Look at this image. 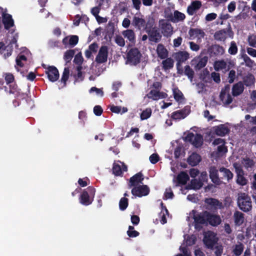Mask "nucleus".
<instances>
[{
    "label": "nucleus",
    "instance_id": "obj_1",
    "mask_svg": "<svg viewBox=\"0 0 256 256\" xmlns=\"http://www.w3.org/2000/svg\"><path fill=\"white\" fill-rule=\"evenodd\" d=\"M237 204L240 209L244 212H250L252 209L250 197L246 193L240 192L238 194Z\"/></svg>",
    "mask_w": 256,
    "mask_h": 256
},
{
    "label": "nucleus",
    "instance_id": "obj_2",
    "mask_svg": "<svg viewBox=\"0 0 256 256\" xmlns=\"http://www.w3.org/2000/svg\"><path fill=\"white\" fill-rule=\"evenodd\" d=\"M96 193V190L92 186H88L84 189L80 195V202L84 206L90 204L93 200Z\"/></svg>",
    "mask_w": 256,
    "mask_h": 256
},
{
    "label": "nucleus",
    "instance_id": "obj_3",
    "mask_svg": "<svg viewBox=\"0 0 256 256\" xmlns=\"http://www.w3.org/2000/svg\"><path fill=\"white\" fill-rule=\"evenodd\" d=\"M146 32L148 34V40L152 42L158 43L162 39V35L157 27H152V24L147 22Z\"/></svg>",
    "mask_w": 256,
    "mask_h": 256
},
{
    "label": "nucleus",
    "instance_id": "obj_4",
    "mask_svg": "<svg viewBox=\"0 0 256 256\" xmlns=\"http://www.w3.org/2000/svg\"><path fill=\"white\" fill-rule=\"evenodd\" d=\"M142 54L138 48H132L126 54V64L136 66L140 62Z\"/></svg>",
    "mask_w": 256,
    "mask_h": 256
},
{
    "label": "nucleus",
    "instance_id": "obj_5",
    "mask_svg": "<svg viewBox=\"0 0 256 256\" xmlns=\"http://www.w3.org/2000/svg\"><path fill=\"white\" fill-rule=\"evenodd\" d=\"M192 218L194 220V228L200 230L202 228V225L206 224L207 217L206 216L205 211L196 214V210H192Z\"/></svg>",
    "mask_w": 256,
    "mask_h": 256
},
{
    "label": "nucleus",
    "instance_id": "obj_6",
    "mask_svg": "<svg viewBox=\"0 0 256 256\" xmlns=\"http://www.w3.org/2000/svg\"><path fill=\"white\" fill-rule=\"evenodd\" d=\"M234 34V32L230 26L228 28L216 31L214 33V37L216 40L224 42L227 38V36L230 38H233Z\"/></svg>",
    "mask_w": 256,
    "mask_h": 256
},
{
    "label": "nucleus",
    "instance_id": "obj_7",
    "mask_svg": "<svg viewBox=\"0 0 256 256\" xmlns=\"http://www.w3.org/2000/svg\"><path fill=\"white\" fill-rule=\"evenodd\" d=\"M158 24L164 36L166 38L171 36L174 32L171 24L164 19L159 20Z\"/></svg>",
    "mask_w": 256,
    "mask_h": 256
},
{
    "label": "nucleus",
    "instance_id": "obj_8",
    "mask_svg": "<svg viewBox=\"0 0 256 256\" xmlns=\"http://www.w3.org/2000/svg\"><path fill=\"white\" fill-rule=\"evenodd\" d=\"M204 202L206 205V209L208 210H217L218 209L223 208L222 202L214 198H206L204 200Z\"/></svg>",
    "mask_w": 256,
    "mask_h": 256
},
{
    "label": "nucleus",
    "instance_id": "obj_9",
    "mask_svg": "<svg viewBox=\"0 0 256 256\" xmlns=\"http://www.w3.org/2000/svg\"><path fill=\"white\" fill-rule=\"evenodd\" d=\"M42 67L44 68L47 70L46 71V73L48 76V80L52 82H54L56 81L59 78V72L57 68L54 66H48L46 68V66L44 64L42 65Z\"/></svg>",
    "mask_w": 256,
    "mask_h": 256
},
{
    "label": "nucleus",
    "instance_id": "obj_10",
    "mask_svg": "<svg viewBox=\"0 0 256 256\" xmlns=\"http://www.w3.org/2000/svg\"><path fill=\"white\" fill-rule=\"evenodd\" d=\"M108 46H102L96 58V62L98 64H103L106 62L108 60Z\"/></svg>",
    "mask_w": 256,
    "mask_h": 256
},
{
    "label": "nucleus",
    "instance_id": "obj_11",
    "mask_svg": "<svg viewBox=\"0 0 256 256\" xmlns=\"http://www.w3.org/2000/svg\"><path fill=\"white\" fill-rule=\"evenodd\" d=\"M190 112V108L187 106L184 108L173 112L172 114L171 118L173 120H180L184 118Z\"/></svg>",
    "mask_w": 256,
    "mask_h": 256
},
{
    "label": "nucleus",
    "instance_id": "obj_12",
    "mask_svg": "<svg viewBox=\"0 0 256 256\" xmlns=\"http://www.w3.org/2000/svg\"><path fill=\"white\" fill-rule=\"evenodd\" d=\"M205 214L207 217L206 224H208L212 226H216L221 223L222 220L219 215L211 214L206 210L205 211Z\"/></svg>",
    "mask_w": 256,
    "mask_h": 256
},
{
    "label": "nucleus",
    "instance_id": "obj_13",
    "mask_svg": "<svg viewBox=\"0 0 256 256\" xmlns=\"http://www.w3.org/2000/svg\"><path fill=\"white\" fill-rule=\"evenodd\" d=\"M150 190L146 185L136 186L132 190V194L136 196L142 197L149 194Z\"/></svg>",
    "mask_w": 256,
    "mask_h": 256
},
{
    "label": "nucleus",
    "instance_id": "obj_14",
    "mask_svg": "<svg viewBox=\"0 0 256 256\" xmlns=\"http://www.w3.org/2000/svg\"><path fill=\"white\" fill-rule=\"evenodd\" d=\"M203 241L207 248L212 250L217 243L218 239L213 232H210L204 236Z\"/></svg>",
    "mask_w": 256,
    "mask_h": 256
},
{
    "label": "nucleus",
    "instance_id": "obj_15",
    "mask_svg": "<svg viewBox=\"0 0 256 256\" xmlns=\"http://www.w3.org/2000/svg\"><path fill=\"white\" fill-rule=\"evenodd\" d=\"M236 182L240 186H244L248 183V180L244 176V172L242 168L236 166Z\"/></svg>",
    "mask_w": 256,
    "mask_h": 256
},
{
    "label": "nucleus",
    "instance_id": "obj_16",
    "mask_svg": "<svg viewBox=\"0 0 256 256\" xmlns=\"http://www.w3.org/2000/svg\"><path fill=\"white\" fill-rule=\"evenodd\" d=\"M5 91L9 94H12L15 97L18 98L20 97L22 98H25V94L24 93L20 92V90H19L18 88L17 85L16 84H9V88H8L7 87L5 86Z\"/></svg>",
    "mask_w": 256,
    "mask_h": 256
},
{
    "label": "nucleus",
    "instance_id": "obj_17",
    "mask_svg": "<svg viewBox=\"0 0 256 256\" xmlns=\"http://www.w3.org/2000/svg\"><path fill=\"white\" fill-rule=\"evenodd\" d=\"M208 52L211 56H216L222 55L224 53L225 50L223 46L215 44L211 46L208 48Z\"/></svg>",
    "mask_w": 256,
    "mask_h": 256
},
{
    "label": "nucleus",
    "instance_id": "obj_18",
    "mask_svg": "<svg viewBox=\"0 0 256 256\" xmlns=\"http://www.w3.org/2000/svg\"><path fill=\"white\" fill-rule=\"evenodd\" d=\"M144 180V178L141 172H138L130 178L128 184L129 188L132 186H136L140 184H142Z\"/></svg>",
    "mask_w": 256,
    "mask_h": 256
},
{
    "label": "nucleus",
    "instance_id": "obj_19",
    "mask_svg": "<svg viewBox=\"0 0 256 256\" xmlns=\"http://www.w3.org/2000/svg\"><path fill=\"white\" fill-rule=\"evenodd\" d=\"M168 18L171 22L176 23L180 22H183L186 18V16L184 13L176 10L174 12V14H170L168 16Z\"/></svg>",
    "mask_w": 256,
    "mask_h": 256
},
{
    "label": "nucleus",
    "instance_id": "obj_20",
    "mask_svg": "<svg viewBox=\"0 0 256 256\" xmlns=\"http://www.w3.org/2000/svg\"><path fill=\"white\" fill-rule=\"evenodd\" d=\"M210 178L212 182L214 184L219 185L222 181L218 176V170L215 166H211L209 170Z\"/></svg>",
    "mask_w": 256,
    "mask_h": 256
},
{
    "label": "nucleus",
    "instance_id": "obj_21",
    "mask_svg": "<svg viewBox=\"0 0 256 256\" xmlns=\"http://www.w3.org/2000/svg\"><path fill=\"white\" fill-rule=\"evenodd\" d=\"M132 24L138 30H140L142 28L146 30V26L147 23H146L144 18L134 16L132 18Z\"/></svg>",
    "mask_w": 256,
    "mask_h": 256
},
{
    "label": "nucleus",
    "instance_id": "obj_22",
    "mask_svg": "<svg viewBox=\"0 0 256 256\" xmlns=\"http://www.w3.org/2000/svg\"><path fill=\"white\" fill-rule=\"evenodd\" d=\"M174 59L181 62H184L190 58V54L186 51H178L174 55Z\"/></svg>",
    "mask_w": 256,
    "mask_h": 256
},
{
    "label": "nucleus",
    "instance_id": "obj_23",
    "mask_svg": "<svg viewBox=\"0 0 256 256\" xmlns=\"http://www.w3.org/2000/svg\"><path fill=\"white\" fill-rule=\"evenodd\" d=\"M244 89V84L242 82L240 81L234 84L232 88V94L234 96H237L242 94Z\"/></svg>",
    "mask_w": 256,
    "mask_h": 256
},
{
    "label": "nucleus",
    "instance_id": "obj_24",
    "mask_svg": "<svg viewBox=\"0 0 256 256\" xmlns=\"http://www.w3.org/2000/svg\"><path fill=\"white\" fill-rule=\"evenodd\" d=\"M202 6V2L199 0L193 1L188 6L187 12L190 16H192L196 10L200 8Z\"/></svg>",
    "mask_w": 256,
    "mask_h": 256
},
{
    "label": "nucleus",
    "instance_id": "obj_25",
    "mask_svg": "<svg viewBox=\"0 0 256 256\" xmlns=\"http://www.w3.org/2000/svg\"><path fill=\"white\" fill-rule=\"evenodd\" d=\"M233 217L236 226H240L244 222V214L240 212L236 211L234 214Z\"/></svg>",
    "mask_w": 256,
    "mask_h": 256
},
{
    "label": "nucleus",
    "instance_id": "obj_26",
    "mask_svg": "<svg viewBox=\"0 0 256 256\" xmlns=\"http://www.w3.org/2000/svg\"><path fill=\"white\" fill-rule=\"evenodd\" d=\"M214 133L219 136H224L230 132L228 127L224 124H221L218 126L214 127Z\"/></svg>",
    "mask_w": 256,
    "mask_h": 256
},
{
    "label": "nucleus",
    "instance_id": "obj_27",
    "mask_svg": "<svg viewBox=\"0 0 256 256\" xmlns=\"http://www.w3.org/2000/svg\"><path fill=\"white\" fill-rule=\"evenodd\" d=\"M2 23L5 29L8 30L14 25V22L12 16L10 14H5L2 17Z\"/></svg>",
    "mask_w": 256,
    "mask_h": 256
},
{
    "label": "nucleus",
    "instance_id": "obj_28",
    "mask_svg": "<svg viewBox=\"0 0 256 256\" xmlns=\"http://www.w3.org/2000/svg\"><path fill=\"white\" fill-rule=\"evenodd\" d=\"M200 161V156L196 152H193L188 158V162L192 166H196Z\"/></svg>",
    "mask_w": 256,
    "mask_h": 256
},
{
    "label": "nucleus",
    "instance_id": "obj_29",
    "mask_svg": "<svg viewBox=\"0 0 256 256\" xmlns=\"http://www.w3.org/2000/svg\"><path fill=\"white\" fill-rule=\"evenodd\" d=\"M219 171L222 174V176L220 178V179H226L228 182L232 179L234 174L229 169L222 167L220 168Z\"/></svg>",
    "mask_w": 256,
    "mask_h": 256
},
{
    "label": "nucleus",
    "instance_id": "obj_30",
    "mask_svg": "<svg viewBox=\"0 0 256 256\" xmlns=\"http://www.w3.org/2000/svg\"><path fill=\"white\" fill-rule=\"evenodd\" d=\"M189 176L185 172H181L177 176L176 180L178 183L180 184H186L189 180Z\"/></svg>",
    "mask_w": 256,
    "mask_h": 256
},
{
    "label": "nucleus",
    "instance_id": "obj_31",
    "mask_svg": "<svg viewBox=\"0 0 256 256\" xmlns=\"http://www.w3.org/2000/svg\"><path fill=\"white\" fill-rule=\"evenodd\" d=\"M157 54L160 59H165L168 56V52L162 44H158L157 47Z\"/></svg>",
    "mask_w": 256,
    "mask_h": 256
},
{
    "label": "nucleus",
    "instance_id": "obj_32",
    "mask_svg": "<svg viewBox=\"0 0 256 256\" xmlns=\"http://www.w3.org/2000/svg\"><path fill=\"white\" fill-rule=\"evenodd\" d=\"M174 97L175 100L178 103H182L184 100L182 92L178 88H174L172 90Z\"/></svg>",
    "mask_w": 256,
    "mask_h": 256
},
{
    "label": "nucleus",
    "instance_id": "obj_33",
    "mask_svg": "<svg viewBox=\"0 0 256 256\" xmlns=\"http://www.w3.org/2000/svg\"><path fill=\"white\" fill-rule=\"evenodd\" d=\"M203 144V136L201 134H196L194 135L192 144L196 148L200 147Z\"/></svg>",
    "mask_w": 256,
    "mask_h": 256
},
{
    "label": "nucleus",
    "instance_id": "obj_34",
    "mask_svg": "<svg viewBox=\"0 0 256 256\" xmlns=\"http://www.w3.org/2000/svg\"><path fill=\"white\" fill-rule=\"evenodd\" d=\"M123 36L128 40L131 42L135 41V34L132 30H126L122 32Z\"/></svg>",
    "mask_w": 256,
    "mask_h": 256
},
{
    "label": "nucleus",
    "instance_id": "obj_35",
    "mask_svg": "<svg viewBox=\"0 0 256 256\" xmlns=\"http://www.w3.org/2000/svg\"><path fill=\"white\" fill-rule=\"evenodd\" d=\"M188 34L191 38H194L199 36L204 37V32L202 30L198 28H190L189 30Z\"/></svg>",
    "mask_w": 256,
    "mask_h": 256
},
{
    "label": "nucleus",
    "instance_id": "obj_36",
    "mask_svg": "<svg viewBox=\"0 0 256 256\" xmlns=\"http://www.w3.org/2000/svg\"><path fill=\"white\" fill-rule=\"evenodd\" d=\"M244 250V244L242 242H238V244L234 246L232 252L235 256H240L242 254Z\"/></svg>",
    "mask_w": 256,
    "mask_h": 256
},
{
    "label": "nucleus",
    "instance_id": "obj_37",
    "mask_svg": "<svg viewBox=\"0 0 256 256\" xmlns=\"http://www.w3.org/2000/svg\"><path fill=\"white\" fill-rule=\"evenodd\" d=\"M254 77L252 74H248L243 78V82H242L244 84V86H251L254 84Z\"/></svg>",
    "mask_w": 256,
    "mask_h": 256
},
{
    "label": "nucleus",
    "instance_id": "obj_38",
    "mask_svg": "<svg viewBox=\"0 0 256 256\" xmlns=\"http://www.w3.org/2000/svg\"><path fill=\"white\" fill-rule=\"evenodd\" d=\"M166 59L162 60V68L165 70L171 69L174 66V60L170 58H166Z\"/></svg>",
    "mask_w": 256,
    "mask_h": 256
},
{
    "label": "nucleus",
    "instance_id": "obj_39",
    "mask_svg": "<svg viewBox=\"0 0 256 256\" xmlns=\"http://www.w3.org/2000/svg\"><path fill=\"white\" fill-rule=\"evenodd\" d=\"M208 60V58L206 56L199 58L197 64L194 66L195 69L196 70H200L202 68H204L206 66Z\"/></svg>",
    "mask_w": 256,
    "mask_h": 256
},
{
    "label": "nucleus",
    "instance_id": "obj_40",
    "mask_svg": "<svg viewBox=\"0 0 256 256\" xmlns=\"http://www.w3.org/2000/svg\"><path fill=\"white\" fill-rule=\"evenodd\" d=\"M75 54V50H67L64 55V59L66 62V64L70 62L72 58Z\"/></svg>",
    "mask_w": 256,
    "mask_h": 256
},
{
    "label": "nucleus",
    "instance_id": "obj_41",
    "mask_svg": "<svg viewBox=\"0 0 256 256\" xmlns=\"http://www.w3.org/2000/svg\"><path fill=\"white\" fill-rule=\"evenodd\" d=\"M184 74L186 76L188 79L192 82L194 78V72L190 66L186 65L184 66Z\"/></svg>",
    "mask_w": 256,
    "mask_h": 256
},
{
    "label": "nucleus",
    "instance_id": "obj_42",
    "mask_svg": "<svg viewBox=\"0 0 256 256\" xmlns=\"http://www.w3.org/2000/svg\"><path fill=\"white\" fill-rule=\"evenodd\" d=\"M226 64L224 60L216 61L214 63V69L218 71L226 68Z\"/></svg>",
    "mask_w": 256,
    "mask_h": 256
},
{
    "label": "nucleus",
    "instance_id": "obj_43",
    "mask_svg": "<svg viewBox=\"0 0 256 256\" xmlns=\"http://www.w3.org/2000/svg\"><path fill=\"white\" fill-rule=\"evenodd\" d=\"M152 109L150 108H146L143 110L140 115V120H147L152 115Z\"/></svg>",
    "mask_w": 256,
    "mask_h": 256
},
{
    "label": "nucleus",
    "instance_id": "obj_44",
    "mask_svg": "<svg viewBox=\"0 0 256 256\" xmlns=\"http://www.w3.org/2000/svg\"><path fill=\"white\" fill-rule=\"evenodd\" d=\"M70 74V70L68 67L64 68L62 76L61 78V82L64 83V86H66V82L68 79Z\"/></svg>",
    "mask_w": 256,
    "mask_h": 256
},
{
    "label": "nucleus",
    "instance_id": "obj_45",
    "mask_svg": "<svg viewBox=\"0 0 256 256\" xmlns=\"http://www.w3.org/2000/svg\"><path fill=\"white\" fill-rule=\"evenodd\" d=\"M159 91L158 90H152L147 94L146 96L150 99L157 100H158Z\"/></svg>",
    "mask_w": 256,
    "mask_h": 256
},
{
    "label": "nucleus",
    "instance_id": "obj_46",
    "mask_svg": "<svg viewBox=\"0 0 256 256\" xmlns=\"http://www.w3.org/2000/svg\"><path fill=\"white\" fill-rule=\"evenodd\" d=\"M128 205V200L126 198H122L119 202V208L121 210H124Z\"/></svg>",
    "mask_w": 256,
    "mask_h": 256
},
{
    "label": "nucleus",
    "instance_id": "obj_47",
    "mask_svg": "<svg viewBox=\"0 0 256 256\" xmlns=\"http://www.w3.org/2000/svg\"><path fill=\"white\" fill-rule=\"evenodd\" d=\"M228 52L232 55H235L238 52V47L235 42H230V46L228 48Z\"/></svg>",
    "mask_w": 256,
    "mask_h": 256
},
{
    "label": "nucleus",
    "instance_id": "obj_48",
    "mask_svg": "<svg viewBox=\"0 0 256 256\" xmlns=\"http://www.w3.org/2000/svg\"><path fill=\"white\" fill-rule=\"evenodd\" d=\"M113 174L116 176H120L122 174V168L118 164L114 163L112 166Z\"/></svg>",
    "mask_w": 256,
    "mask_h": 256
},
{
    "label": "nucleus",
    "instance_id": "obj_49",
    "mask_svg": "<svg viewBox=\"0 0 256 256\" xmlns=\"http://www.w3.org/2000/svg\"><path fill=\"white\" fill-rule=\"evenodd\" d=\"M83 60L84 58L82 56V53L80 52L75 56L74 60V62L75 64H78V66H82Z\"/></svg>",
    "mask_w": 256,
    "mask_h": 256
},
{
    "label": "nucleus",
    "instance_id": "obj_50",
    "mask_svg": "<svg viewBox=\"0 0 256 256\" xmlns=\"http://www.w3.org/2000/svg\"><path fill=\"white\" fill-rule=\"evenodd\" d=\"M60 42L59 40L52 39L50 40L48 42V46L51 48H58L60 46Z\"/></svg>",
    "mask_w": 256,
    "mask_h": 256
},
{
    "label": "nucleus",
    "instance_id": "obj_51",
    "mask_svg": "<svg viewBox=\"0 0 256 256\" xmlns=\"http://www.w3.org/2000/svg\"><path fill=\"white\" fill-rule=\"evenodd\" d=\"M78 36L76 35H73L70 36L68 40V44L72 46H74L78 43Z\"/></svg>",
    "mask_w": 256,
    "mask_h": 256
},
{
    "label": "nucleus",
    "instance_id": "obj_52",
    "mask_svg": "<svg viewBox=\"0 0 256 256\" xmlns=\"http://www.w3.org/2000/svg\"><path fill=\"white\" fill-rule=\"evenodd\" d=\"M115 42L120 46L124 47L125 46L124 40L121 36H116L115 38Z\"/></svg>",
    "mask_w": 256,
    "mask_h": 256
},
{
    "label": "nucleus",
    "instance_id": "obj_53",
    "mask_svg": "<svg viewBox=\"0 0 256 256\" xmlns=\"http://www.w3.org/2000/svg\"><path fill=\"white\" fill-rule=\"evenodd\" d=\"M196 238L194 236H188L186 239V244L188 246H191L195 244L196 242Z\"/></svg>",
    "mask_w": 256,
    "mask_h": 256
},
{
    "label": "nucleus",
    "instance_id": "obj_54",
    "mask_svg": "<svg viewBox=\"0 0 256 256\" xmlns=\"http://www.w3.org/2000/svg\"><path fill=\"white\" fill-rule=\"evenodd\" d=\"M243 58L246 66L250 68H252L253 66L254 62L246 54L243 56Z\"/></svg>",
    "mask_w": 256,
    "mask_h": 256
},
{
    "label": "nucleus",
    "instance_id": "obj_55",
    "mask_svg": "<svg viewBox=\"0 0 256 256\" xmlns=\"http://www.w3.org/2000/svg\"><path fill=\"white\" fill-rule=\"evenodd\" d=\"M4 78H5L6 83L8 84H12L14 80V75L10 73H6L5 74Z\"/></svg>",
    "mask_w": 256,
    "mask_h": 256
},
{
    "label": "nucleus",
    "instance_id": "obj_56",
    "mask_svg": "<svg viewBox=\"0 0 256 256\" xmlns=\"http://www.w3.org/2000/svg\"><path fill=\"white\" fill-rule=\"evenodd\" d=\"M244 166L246 168H252L254 166V162L252 160L248 158H246L244 159Z\"/></svg>",
    "mask_w": 256,
    "mask_h": 256
},
{
    "label": "nucleus",
    "instance_id": "obj_57",
    "mask_svg": "<svg viewBox=\"0 0 256 256\" xmlns=\"http://www.w3.org/2000/svg\"><path fill=\"white\" fill-rule=\"evenodd\" d=\"M101 8L100 6L98 5L96 6L93 7L90 10L91 14L94 16L96 17L98 16V14L100 13Z\"/></svg>",
    "mask_w": 256,
    "mask_h": 256
},
{
    "label": "nucleus",
    "instance_id": "obj_58",
    "mask_svg": "<svg viewBox=\"0 0 256 256\" xmlns=\"http://www.w3.org/2000/svg\"><path fill=\"white\" fill-rule=\"evenodd\" d=\"M150 160L152 164L157 163L160 160V157L157 154H153L150 156Z\"/></svg>",
    "mask_w": 256,
    "mask_h": 256
},
{
    "label": "nucleus",
    "instance_id": "obj_59",
    "mask_svg": "<svg viewBox=\"0 0 256 256\" xmlns=\"http://www.w3.org/2000/svg\"><path fill=\"white\" fill-rule=\"evenodd\" d=\"M110 0H98L96 4L100 7L105 6L106 8H108L110 6Z\"/></svg>",
    "mask_w": 256,
    "mask_h": 256
},
{
    "label": "nucleus",
    "instance_id": "obj_60",
    "mask_svg": "<svg viewBox=\"0 0 256 256\" xmlns=\"http://www.w3.org/2000/svg\"><path fill=\"white\" fill-rule=\"evenodd\" d=\"M103 112V110L101 106L97 105L94 108V112L96 116H100Z\"/></svg>",
    "mask_w": 256,
    "mask_h": 256
},
{
    "label": "nucleus",
    "instance_id": "obj_61",
    "mask_svg": "<svg viewBox=\"0 0 256 256\" xmlns=\"http://www.w3.org/2000/svg\"><path fill=\"white\" fill-rule=\"evenodd\" d=\"M236 78V72L235 70H230L228 74V82L230 84H232L234 82Z\"/></svg>",
    "mask_w": 256,
    "mask_h": 256
},
{
    "label": "nucleus",
    "instance_id": "obj_62",
    "mask_svg": "<svg viewBox=\"0 0 256 256\" xmlns=\"http://www.w3.org/2000/svg\"><path fill=\"white\" fill-rule=\"evenodd\" d=\"M217 17V14L214 12L208 14L205 17V20L207 22H210L215 20Z\"/></svg>",
    "mask_w": 256,
    "mask_h": 256
},
{
    "label": "nucleus",
    "instance_id": "obj_63",
    "mask_svg": "<svg viewBox=\"0 0 256 256\" xmlns=\"http://www.w3.org/2000/svg\"><path fill=\"white\" fill-rule=\"evenodd\" d=\"M133 7L137 10H140L142 2L140 0H132Z\"/></svg>",
    "mask_w": 256,
    "mask_h": 256
},
{
    "label": "nucleus",
    "instance_id": "obj_64",
    "mask_svg": "<svg viewBox=\"0 0 256 256\" xmlns=\"http://www.w3.org/2000/svg\"><path fill=\"white\" fill-rule=\"evenodd\" d=\"M214 254L216 256H221L223 252V247L222 246H217L215 248Z\"/></svg>",
    "mask_w": 256,
    "mask_h": 256
}]
</instances>
